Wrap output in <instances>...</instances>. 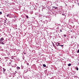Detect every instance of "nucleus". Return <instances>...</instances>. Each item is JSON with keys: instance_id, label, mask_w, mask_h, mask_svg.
<instances>
[{"instance_id": "1", "label": "nucleus", "mask_w": 79, "mask_h": 79, "mask_svg": "<svg viewBox=\"0 0 79 79\" xmlns=\"http://www.w3.org/2000/svg\"><path fill=\"white\" fill-rule=\"evenodd\" d=\"M6 41L4 40V38H1L0 40V44H2V45H4L5 44H6Z\"/></svg>"}, {"instance_id": "2", "label": "nucleus", "mask_w": 79, "mask_h": 79, "mask_svg": "<svg viewBox=\"0 0 79 79\" xmlns=\"http://www.w3.org/2000/svg\"><path fill=\"white\" fill-rule=\"evenodd\" d=\"M9 77H13V76L14 75V73H12L11 72H9Z\"/></svg>"}, {"instance_id": "3", "label": "nucleus", "mask_w": 79, "mask_h": 79, "mask_svg": "<svg viewBox=\"0 0 79 79\" xmlns=\"http://www.w3.org/2000/svg\"><path fill=\"white\" fill-rule=\"evenodd\" d=\"M3 73H4V74H5V71H6V69H4V68H3Z\"/></svg>"}, {"instance_id": "4", "label": "nucleus", "mask_w": 79, "mask_h": 79, "mask_svg": "<svg viewBox=\"0 0 79 79\" xmlns=\"http://www.w3.org/2000/svg\"><path fill=\"white\" fill-rule=\"evenodd\" d=\"M39 14L38 13H35V15L36 16H38L39 15Z\"/></svg>"}, {"instance_id": "5", "label": "nucleus", "mask_w": 79, "mask_h": 79, "mask_svg": "<svg viewBox=\"0 0 79 79\" xmlns=\"http://www.w3.org/2000/svg\"><path fill=\"white\" fill-rule=\"evenodd\" d=\"M58 44L57 45V47H58V46H60V43L58 42Z\"/></svg>"}, {"instance_id": "6", "label": "nucleus", "mask_w": 79, "mask_h": 79, "mask_svg": "<svg viewBox=\"0 0 79 79\" xmlns=\"http://www.w3.org/2000/svg\"><path fill=\"white\" fill-rule=\"evenodd\" d=\"M29 13L31 14V15H32L33 13V12L32 11H29Z\"/></svg>"}, {"instance_id": "7", "label": "nucleus", "mask_w": 79, "mask_h": 79, "mask_svg": "<svg viewBox=\"0 0 79 79\" xmlns=\"http://www.w3.org/2000/svg\"><path fill=\"white\" fill-rule=\"evenodd\" d=\"M7 17H9V18H10L11 17H10V14H8L7 15Z\"/></svg>"}, {"instance_id": "8", "label": "nucleus", "mask_w": 79, "mask_h": 79, "mask_svg": "<svg viewBox=\"0 0 79 79\" xmlns=\"http://www.w3.org/2000/svg\"><path fill=\"white\" fill-rule=\"evenodd\" d=\"M39 18H42V15H40V14H39Z\"/></svg>"}, {"instance_id": "9", "label": "nucleus", "mask_w": 79, "mask_h": 79, "mask_svg": "<svg viewBox=\"0 0 79 79\" xmlns=\"http://www.w3.org/2000/svg\"><path fill=\"white\" fill-rule=\"evenodd\" d=\"M76 69L77 71H78V70H79V69L78 68V67H76Z\"/></svg>"}, {"instance_id": "10", "label": "nucleus", "mask_w": 79, "mask_h": 79, "mask_svg": "<svg viewBox=\"0 0 79 79\" xmlns=\"http://www.w3.org/2000/svg\"><path fill=\"white\" fill-rule=\"evenodd\" d=\"M41 22H42V23H45V21H44L42 20H41Z\"/></svg>"}, {"instance_id": "11", "label": "nucleus", "mask_w": 79, "mask_h": 79, "mask_svg": "<svg viewBox=\"0 0 79 79\" xmlns=\"http://www.w3.org/2000/svg\"><path fill=\"white\" fill-rule=\"evenodd\" d=\"M71 64H68V66H71Z\"/></svg>"}, {"instance_id": "12", "label": "nucleus", "mask_w": 79, "mask_h": 79, "mask_svg": "<svg viewBox=\"0 0 79 79\" xmlns=\"http://www.w3.org/2000/svg\"><path fill=\"white\" fill-rule=\"evenodd\" d=\"M52 8H55V9H57V7H55V6H53Z\"/></svg>"}, {"instance_id": "13", "label": "nucleus", "mask_w": 79, "mask_h": 79, "mask_svg": "<svg viewBox=\"0 0 79 79\" xmlns=\"http://www.w3.org/2000/svg\"><path fill=\"white\" fill-rule=\"evenodd\" d=\"M43 67H46V65L45 64H43Z\"/></svg>"}, {"instance_id": "14", "label": "nucleus", "mask_w": 79, "mask_h": 79, "mask_svg": "<svg viewBox=\"0 0 79 79\" xmlns=\"http://www.w3.org/2000/svg\"><path fill=\"white\" fill-rule=\"evenodd\" d=\"M26 18H28V19H29V16H28V15H26Z\"/></svg>"}, {"instance_id": "15", "label": "nucleus", "mask_w": 79, "mask_h": 79, "mask_svg": "<svg viewBox=\"0 0 79 79\" xmlns=\"http://www.w3.org/2000/svg\"><path fill=\"white\" fill-rule=\"evenodd\" d=\"M17 69H20V67H17Z\"/></svg>"}, {"instance_id": "16", "label": "nucleus", "mask_w": 79, "mask_h": 79, "mask_svg": "<svg viewBox=\"0 0 79 79\" xmlns=\"http://www.w3.org/2000/svg\"><path fill=\"white\" fill-rule=\"evenodd\" d=\"M48 19H49L48 21H50V20H51V19H50V18H48Z\"/></svg>"}, {"instance_id": "17", "label": "nucleus", "mask_w": 79, "mask_h": 79, "mask_svg": "<svg viewBox=\"0 0 79 79\" xmlns=\"http://www.w3.org/2000/svg\"><path fill=\"white\" fill-rule=\"evenodd\" d=\"M54 47L55 49H57L56 47L55 46Z\"/></svg>"}, {"instance_id": "18", "label": "nucleus", "mask_w": 79, "mask_h": 79, "mask_svg": "<svg viewBox=\"0 0 79 79\" xmlns=\"http://www.w3.org/2000/svg\"><path fill=\"white\" fill-rule=\"evenodd\" d=\"M11 59H14V57H13V56H12L11 57Z\"/></svg>"}, {"instance_id": "19", "label": "nucleus", "mask_w": 79, "mask_h": 79, "mask_svg": "<svg viewBox=\"0 0 79 79\" xmlns=\"http://www.w3.org/2000/svg\"><path fill=\"white\" fill-rule=\"evenodd\" d=\"M27 65H29V63H27Z\"/></svg>"}, {"instance_id": "20", "label": "nucleus", "mask_w": 79, "mask_h": 79, "mask_svg": "<svg viewBox=\"0 0 79 79\" xmlns=\"http://www.w3.org/2000/svg\"><path fill=\"white\" fill-rule=\"evenodd\" d=\"M2 12H0V15H2Z\"/></svg>"}, {"instance_id": "21", "label": "nucleus", "mask_w": 79, "mask_h": 79, "mask_svg": "<svg viewBox=\"0 0 79 79\" xmlns=\"http://www.w3.org/2000/svg\"><path fill=\"white\" fill-rule=\"evenodd\" d=\"M64 37H66V35H64Z\"/></svg>"}, {"instance_id": "22", "label": "nucleus", "mask_w": 79, "mask_h": 79, "mask_svg": "<svg viewBox=\"0 0 79 79\" xmlns=\"http://www.w3.org/2000/svg\"><path fill=\"white\" fill-rule=\"evenodd\" d=\"M52 44H53V47H54L55 46V45H54V44L53 43Z\"/></svg>"}, {"instance_id": "23", "label": "nucleus", "mask_w": 79, "mask_h": 79, "mask_svg": "<svg viewBox=\"0 0 79 79\" xmlns=\"http://www.w3.org/2000/svg\"><path fill=\"white\" fill-rule=\"evenodd\" d=\"M57 49L58 50H59V48H58V47L57 48Z\"/></svg>"}, {"instance_id": "24", "label": "nucleus", "mask_w": 79, "mask_h": 79, "mask_svg": "<svg viewBox=\"0 0 79 79\" xmlns=\"http://www.w3.org/2000/svg\"><path fill=\"white\" fill-rule=\"evenodd\" d=\"M60 47H63V45H60Z\"/></svg>"}, {"instance_id": "25", "label": "nucleus", "mask_w": 79, "mask_h": 79, "mask_svg": "<svg viewBox=\"0 0 79 79\" xmlns=\"http://www.w3.org/2000/svg\"><path fill=\"white\" fill-rule=\"evenodd\" d=\"M6 20H4V23H6Z\"/></svg>"}, {"instance_id": "26", "label": "nucleus", "mask_w": 79, "mask_h": 79, "mask_svg": "<svg viewBox=\"0 0 79 79\" xmlns=\"http://www.w3.org/2000/svg\"><path fill=\"white\" fill-rule=\"evenodd\" d=\"M71 38L72 39H73V36H72L71 37Z\"/></svg>"}, {"instance_id": "27", "label": "nucleus", "mask_w": 79, "mask_h": 79, "mask_svg": "<svg viewBox=\"0 0 79 79\" xmlns=\"http://www.w3.org/2000/svg\"><path fill=\"white\" fill-rule=\"evenodd\" d=\"M60 32H62V30H60Z\"/></svg>"}, {"instance_id": "28", "label": "nucleus", "mask_w": 79, "mask_h": 79, "mask_svg": "<svg viewBox=\"0 0 79 79\" xmlns=\"http://www.w3.org/2000/svg\"><path fill=\"white\" fill-rule=\"evenodd\" d=\"M23 68H24V67H23L21 68H22V69H23Z\"/></svg>"}, {"instance_id": "29", "label": "nucleus", "mask_w": 79, "mask_h": 79, "mask_svg": "<svg viewBox=\"0 0 79 79\" xmlns=\"http://www.w3.org/2000/svg\"><path fill=\"white\" fill-rule=\"evenodd\" d=\"M44 18H46V17H44Z\"/></svg>"}, {"instance_id": "30", "label": "nucleus", "mask_w": 79, "mask_h": 79, "mask_svg": "<svg viewBox=\"0 0 79 79\" xmlns=\"http://www.w3.org/2000/svg\"><path fill=\"white\" fill-rule=\"evenodd\" d=\"M56 44H57V43H56Z\"/></svg>"}, {"instance_id": "31", "label": "nucleus", "mask_w": 79, "mask_h": 79, "mask_svg": "<svg viewBox=\"0 0 79 79\" xmlns=\"http://www.w3.org/2000/svg\"><path fill=\"white\" fill-rule=\"evenodd\" d=\"M2 55L3 56V54H2Z\"/></svg>"}, {"instance_id": "32", "label": "nucleus", "mask_w": 79, "mask_h": 79, "mask_svg": "<svg viewBox=\"0 0 79 79\" xmlns=\"http://www.w3.org/2000/svg\"><path fill=\"white\" fill-rule=\"evenodd\" d=\"M24 54H26V53H24Z\"/></svg>"}, {"instance_id": "33", "label": "nucleus", "mask_w": 79, "mask_h": 79, "mask_svg": "<svg viewBox=\"0 0 79 79\" xmlns=\"http://www.w3.org/2000/svg\"><path fill=\"white\" fill-rule=\"evenodd\" d=\"M71 31V32H72V31Z\"/></svg>"}, {"instance_id": "34", "label": "nucleus", "mask_w": 79, "mask_h": 79, "mask_svg": "<svg viewBox=\"0 0 79 79\" xmlns=\"http://www.w3.org/2000/svg\"><path fill=\"white\" fill-rule=\"evenodd\" d=\"M15 18H16V17H15Z\"/></svg>"}, {"instance_id": "35", "label": "nucleus", "mask_w": 79, "mask_h": 79, "mask_svg": "<svg viewBox=\"0 0 79 79\" xmlns=\"http://www.w3.org/2000/svg\"><path fill=\"white\" fill-rule=\"evenodd\" d=\"M70 10H71V9H70Z\"/></svg>"}, {"instance_id": "36", "label": "nucleus", "mask_w": 79, "mask_h": 79, "mask_svg": "<svg viewBox=\"0 0 79 79\" xmlns=\"http://www.w3.org/2000/svg\"><path fill=\"white\" fill-rule=\"evenodd\" d=\"M6 58V57H5V58Z\"/></svg>"}, {"instance_id": "37", "label": "nucleus", "mask_w": 79, "mask_h": 79, "mask_svg": "<svg viewBox=\"0 0 79 79\" xmlns=\"http://www.w3.org/2000/svg\"><path fill=\"white\" fill-rule=\"evenodd\" d=\"M70 8H71V7H70Z\"/></svg>"}]
</instances>
